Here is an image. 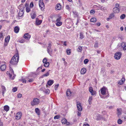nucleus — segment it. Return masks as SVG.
Masks as SVG:
<instances>
[{
  "mask_svg": "<svg viewBox=\"0 0 126 126\" xmlns=\"http://www.w3.org/2000/svg\"><path fill=\"white\" fill-rule=\"evenodd\" d=\"M89 91L92 95H95L96 92L95 91H93V88L92 87H89Z\"/></svg>",
  "mask_w": 126,
  "mask_h": 126,
  "instance_id": "1a4fd4ad",
  "label": "nucleus"
},
{
  "mask_svg": "<svg viewBox=\"0 0 126 126\" xmlns=\"http://www.w3.org/2000/svg\"><path fill=\"white\" fill-rule=\"evenodd\" d=\"M35 111L38 115H39L40 114V110L38 108H36L35 109Z\"/></svg>",
  "mask_w": 126,
  "mask_h": 126,
  "instance_id": "6ab92c4d",
  "label": "nucleus"
},
{
  "mask_svg": "<svg viewBox=\"0 0 126 126\" xmlns=\"http://www.w3.org/2000/svg\"><path fill=\"white\" fill-rule=\"evenodd\" d=\"M122 121L120 119H119L118 121V123L119 124H121L122 123Z\"/></svg>",
  "mask_w": 126,
  "mask_h": 126,
  "instance_id": "79ce46f5",
  "label": "nucleus"
},
{
  "mask_svg": "<svg viewBox=\"0 0 126 126\" xmlns=\"http://www.w3.org/2000/svg\"><path fill=\"white\" fill-rule=\"evenodd\" d=\"M48 46L47 47V49H51V44L50 43L48 44Z\"/></svg>",
  "mask_w": 126,
  "mask_h": 126,
  "instance_id": "de8ad7c7",
  "label": "nucleus"
},
{
  "mask_svg": "<svg viewBox=\"0 0 126 126\" xmlns=\"http://www.w3.org/2000/svg\"><path fill=\"white\" fill-rule=\"evenodd\" d=\"M113 11L115 13H118L119 12V9L118 7H115L113 9Z\"/></svg>",
  "mask_w": 126,
  "mask_h": 126,
  "instance_id": "f3484780",
  "label": "nucleus"
},
{
  "mask_svg": "<svg viewBox=\"0 0 126 126\" xmlns=\"http://www.w3.org/2000/svg\"><path fill=\"white\" fill-rule=\"evenodd\" d=\"M1 88L2 91V93L3 96H4V94L6 91V89L5 87L3 85L1 86Z\"/></svg>",
  "mask_w": 126,
  "mask_h": 126,
  "instance_id": "9b49d317",
  "label": "nucleus"
},
{
  "mask_svg": "<svg viewBox=\"0 0 126 126\" xmlns=\"http://www.w3.org/2000/svg\"><path fill=\"white\" fill-rule=\"evenodd\" d=\"M4 110L6 111H8L9 110V107L8 106H5L4 107Z\"/></svg>",
  "mask_w": 126,
  "mask_h": 126,
  "instance_id": "cd10ccee",
  "label": "nucleus"
},
{
  "mask_svg": "<svg viewBox=\"0 0 126 126\" xmlns=\"http://www.w3.org/2000/svg\"><path fill=\"white\" fill-rule=\"evenodd\" d=\"M61 16H59L58 18L56 20V21L57 22H60V21L61 20Z\"/></svg>",
  "mask_w": 126,
  "mask_h": 126,
  "instance_id": "ea45409f",
  "label": "nucleus"
},
{
  "mask_svg": "<svg viewBox=\"0 0 126 126\" xmlns=\"http://www.w3.org/2000/svg\"><path fill=\"white\" fill-rule=\"evenodd\" d=\"M92 99V96H90L89 97V98L88 100L89 103V104H91V101Z\"/></svg>",
  "mask_w": 126,
  "mask_h": 126,
  "instance_id": "bb28decb",
  "label": "nucleus"
},
{
  "mask_svg": "<svg viewBox=\"0 0 126 126\" xmlns=\"http://www.w3.org/2000/svg\"><path fill=\"white\" fill-rule=\"evenodd\" d=\"M89 62V60L88 59H85L84 61V63L85 64H86Z\"/></svg>",
  "mask_w": 126,
  "mask_h": 126,
  "instance_id": "37998d69",
  "label": "nucleus"
},
{
  "mask_svg": "<svg viewBox=\"0 0 126 126\" xmlns=\"http://www.w3.org/2000/svg\"><path fill=\"white\" fill-rule=\"evenodd\" d=\"M24 38L26 39H30L31 37V35H30L28 33H26L24 34Z\"/></svg>",
  "mask_w": 126,
  "mask_h": 126,
  "instance_id": "ddd939ff",
  "label": "nucleus"
},
{
  "mask_svg": "<svg viewBox=\"0 0 126 126\" xmlns=\"http://www.w3.org/2000/svg\"><path fill=\"white\" fill-rule=\"evenodd\" d=\"M62 6L60 3L57 4L55 8V10H60L61 9Z\"/></svg>",
  "mask_w": 126,
  "mask_h": 126,
  "instance_id": "9d476101",
  "label": "nucleus"
},
{
  "mask_svg": "<svg viewBox=\"0 0 126 126\" xmlns=\"http://www.w3.org/2000/svg\"><path fill=\"white\" fill-rule=\"evenodd\" d=\"M22 96V95L21 94H18L17 95V97L18 98H20Z\"/></svg>",
  "mask_w": 126,
  "mask_h": 126,
  "instance_id": "8fccbe9b",
  "label": "nucleus"
},
{
  "mask_svg": "<svg viewBox=\"0 0 126 126\" xmlns=\"http://www.w3.org/2000/svg\"><path fill=\"white\" fill-rule=\"evenodd\" d=\"M22 82L23 83H26V80L25 79H22Z\"/></svg>",
  "mask_w": 126,
  "mask_h": 126,
  "instance_id": "052dcab7",
  "label": "nucleus"
},
{
  "mask_svg": "<svg viewBox=\"0 0 126 126\" xmlns=\"http://www.w3.org/2000/svg\"><path fill=\"white\" fill-rule=\"evenodd\" d=\"M49 65V63L48 62H47L46 63H45L44 64V66L46 67H48Z\"/></svg>",
  "mask_w": 126,
  "mask_h": 126,
  "instance_id": "4c0bfd02",
  "label": "nucleus"
},
{
  "mask_svg": "<svg viewBox=\"0 0 126 126\" xmlns=\"http://www.w3.org/2000/svg\"><path fill=\"white\" fill-rule=\"evenodd\" d=\"M3 33L0 32V39L3 37Z\"/></svg>",
  "mask_w": 126,
  "mask_h": 126,
  "instance_id": "4d7b16f0",
  "label": "nucleus"
},
{
  "mask_svg": "<svg viewBox=\"0 0 126 126\" xmlns=\"http://www.w3.org/2000/svg\"><path fill=\"white\" fill-rule=\"evenodd\" d=\"M86 71V69L85 68H83L81 70L80 73L81 74L83 75L85 74Z\"/></svg>",
  "mask_w": 126,
  "mask_h": 126,
  "instance_id": "4468645a",
  "label": "nucleus"
},
{
  "mask_svg": "<svg viewBox=\"0 0 126 126\" xmlns=\"http://www.w3.org/2000/svg\"><path fill=\"white\" fill-rule=\"evenodd\" d=\"M42 22V20L37 19L36 21V23L37 25H39Z\"/></svg>",
  "mask_w": 126,
  "mask_h": 126,
  "instance_id": "5701e85b",
  "label": "nucleus"
},
{
  "mask_svg": "<svg viewBox=\"0 0 126 126\" xmlns=\"http://www.w3.org/2000/svg\"><path fill=\"white\" fill-rule=\"evenodd\" d=\"M22 115V114L21 112H18L16 114V119L17 120L20 119Z\"/></svg>",
  "mask_w": 126,
  "mask_h": 126,
  "instance_id": "6e6552de",
  "label": "nucleus"
},
{
  "mask_svg": "<svg viewBox=\"0 0 126 126\" xmlns=\"http://www.w3.org/2000/svg\"><path fill=\"white\" fill-rule=\"evenodd\" d=\"M125 80V79L124 78H122L118 82V84L120 85H121L124 82Z\"/></svg>",
  "mask_w": 126,
  "mask_h": 126,
  "instance_id": "dca6fc26",
  "label": "nucleus"
},
{
  "mask_svg": "<svg viewBox=\"0 0 126 126\" xmlns=\"http://www.w3.org/2000/svg\"><path fill=\"white\" fill-rule=\"evenodd\" d=\"M40 102L39 100L37 98H34L33 100L31 102L32 106H34L37 105L39 104Z\"/></svg>",
  "mask_w": 126,
  "mask_h": 126,
  "instance_id": "7ed1b4c3",
  "label": "nucleus"
},
{
  "mask_svg": "<svg viewBox=\"0 0 126 126\" xmlns=\"http://www.w3.org/2000/svg\"><path fill=\"white\" fill-rule=\"evenodd\" d=\"M96 24L98 26H99L101 24L100 22H98L96 23Z\"/></svg>",
  "mask_w": 126,
  "mask_h": 126,
  "instance_id": "338daca9",
  "label": "nucleus"
},
{
  "mask_svg": "<svg viewBox=\"0 0 126 126\" xmlns=\"http://www.w3.org/2000/svg\"><path fill=\"white\" fill-rule=\"evenodd\" d=\"M121 53L120 52H117L115 54L114 57L116 59L119 60L121 58Z\"/></svg>",
  "mask_w": 126,
  "mask_h": 126,
  "instance_id": "423d86ee",
  "label": "nucleus"
},
{
  "mask_svg": "<svg viewBox=\"0 0 126 126\" xmlns=\"http://www.w3.org/2000/svg\"><path fill=\"white\" fill-rule=\"evenodd\" d=\"M31 18L32 19H34L36 17V15L35 13H34L33 14L31 15Z\"/></svg>",
  "mask_w": 126,
  "mask_h": 126,
  "instance_id": "473e14b6",
  "label": "nucleus"
},
{
  "mask_svg": "<svg viewBox=\"0 0 126 126\" xmlns=\"http://www.w3.org/2000/svg\"><path fill=\"white\" fill-rule=\"evenodd\" d=\"M47 59L46 58H44L43 60V63H47Z\"/></svg>",
  "mask_w": 126,
  "mask_h": 126,
  "instance_id": "864d4df0",
  "label": "nucleus"
},
{
  "mask_svg": "<svg viewBox=\"0 0 126 126\" xmlns=\"http://www.w3.org/2000/svg\"><path fill=\"white\" fill-rule=\"evenodd\" d=\"M19 59V56L18 53H16L12 58L10 62L11 64L16 65Z\"/></svg>",
  "mask_w": 126,
  "mask_h": 126,
  "instance_id": "f257e3e1",
  "label": "nucleus"
},
{
  "mask_svg": "<svg viewBox=\"0 0 126 126\" xmlns=\"http://www.w3.org/2000/svg\"><path fill=\"white\" fill-rule=\"evenodd\" d=\"M31 10L30 7H27L26 8V11L27 13H28L30 12Z\"/></svg>",
  "mask_w": 126,
  "mask_h": 126,
  "instance_id": "58836bf2",
  "label": "nucleus"
},
{
  "mask_svg": "<svg viewBox=\"0 0 126 126\" xmlns=\"http://www.w3.org/2000/svg\"><path fill=\"white\" fill-rule=\"evenodd\" d=\"M50 70H49V71L48 72H47L46 73L43 74V77H47L48 76L49 74V71H50Z\"/></svg>",
  "mask_w": 126,
  "mask_h": 126,
  "instance_id": "c756f323",
  "label": "nucleus"
},
{
  "mask_svg": "<svg viewBox=\"0 0 126 126\" xmlns=\"http://www.w3.org/2000/svg\"><path fill=\"white\" fill-rule=\"evenodd\" d=\"M114 16V15L113 13H111L110 14L109 16V17L107 18V21H109L110 19H112V18Z\"/></svg>",
  "mask_w": 126,
  "mask_h": 126,
  "instance_id": "2eb2a0df",
  "label": "nucleus"
},
{
  "mask_svg": "<svg viewBox=\"0 0 126 126\" xmlns=\"http://www.w3.org/2000/svg\"><path fill=\"white\" fill-rule=\"evenodd\" d=\"M77 106L78 110L80 111H81L82 110V108L80 103L79 102H77Z\"/></svg>",
  "mask_w": 126,
  "mask_h": 126,
  "instance_id": "0eeeda50",
  "label": "nucleus"
},
{
  "mask_svg": "<svg viewBox=\"0 0 126 126\" xmlns=\"http://www.w3.org/2000/svg\"><path fill=\"white\" fill-rule=\"evenodd\" d=\"M10 70L9 71H7L6 72V74L8 76H9V78L11 79H13L15 77L16 75H14V76L13 77L12 75L13 74H14V71L11 68H10Z\"/></svg>",
  "mask_w": 126,
  "mask_h": 126,
  "instance_id": "f03ea898",
  "label": "nucleus"
},
{
  "mask_svg": "<svg viewBox=\"0 0 126 126\" xmlns=\"http://www.w3.org/2000/svg\"><path fill=\"white\" fill-rule=\"evenodd\" d=\"M0 68L1 71H4L6 69V66L5 64L2 65L0 66Z\"/></svg>",
  "mask_w": 126,
  "mask_h": 126,
  "instance_id": "aec40b11",
  "label": "nucleus"
},
{
  "mask_svg": "<svg viewBox=\"0 0 126 126\" xmlns=\"http://www.w3.org/2000/svg\"><path fill=\"white\" fill-rule=\"evenodd\" d=\"M83 126H89V125L88 124H84L83 125Z\"/></svg>",
  "mask_w": 126,
  "mask_h": 126,
  "instance_id": "e2e57ef3",
  "label": "nucleus"
},
{
  "mask_svg": "<svg viewBox=\"0 0 126 126\" xmlns=\"http://www.w3.org/2000/svg\"><path fill=\"white\" fill-rule=\"evenodd\" d=\"M62 24V22H57L56 23V25L57 26H61Z\"/></svg>",
  "mask_w": 126,
  "mask_h": 126,
  "instance_id": "c85d7f7f",
  "label": "nucleus"
},
{
  "mask_svg": "<svg viewBox=\"0 0 126 126\" xmlns=\"http://www.w3.org/2000/svg\"><path fill=\"white\" fill-rule=\"evenodd\" d=\"M101 93L102 95H105L106 94V92L108 91L107 88L105 86H103L101 89Z\"/></svg>",
  "mask_w": 126,
  "mask_h": 126,
  "instance_id": "39448f33",
  "label": "nucleus"
},
{
  "mask_svg": "<svg viewBox=\"0 0 126 126\" xmlns=\"http://www.w3.org/2000/svg\"><path fill=\"white\" fill-rule=\"evenodd\" d=\"M45 92L47 94H48L50 92V91L48 89H47L46 90Z\"/></svg>",
  "mask_w": 126,
  "mask_h": 126,
  "instance_id": "603ef678",
  "label": "nucleus"
},
{
  "mask_svg": "<svg viewBox=\"0 0 126 126\" xmlns=\"http://www.w3.org/2000/svg\"><path fill=\"white\" fill-rule=\"evenodd\" d=\"M79 36H80V37H79L80 38L82 39L84 38V35H83L82 33L81 32L80 33Z\"/></svg>",
  "mask_w": 126,
  "mask_h": 126,
  "instance_id": "f704fd0d",
  "label": "nucleus"
},
{
  "mask_svg": "<svg viewBox=\"0 0 126 126\" xmlns=\"http://www.w3.org/2000/svg\"><path fill=\"white\" fill-rule=\"evenodd\" d=\"M96 20L95 18H92L90 19V21L92 22H96Z\"/></svg>",
  "mask_w": 126,
  "mask_h": 126,
  "instance_id": "2f4dec72",
  "label": "nucleus"
},
{
  "mask_svg": "<svg viewBox=\"0 0 126 126\" xmlns=\"http://www.w3.org/2000/svg\"><path fill=\"white\" fill-rule=\"evenodd\" d=\"M58 86H59V84H57V85H55V86H54L55 89V90H56L57 89Z\"/></svg>",
  "mask_w": 126,
  "mask_h": 126,
  "instance_id": "6e6d98bb",
  "label": "nucleus"
},
{
  "mask_svg": "<svg viewBox=\"0 0 126 126\" xmlns=\"http://www.w3.org/2000/svg\"><path fill=\"white\" fill-rule=\"evenodd\" d=\"M71 92L69 90H67L66 92V95L67 96H70L71 95Z\"/></svg>",
  "mask_w": 126,
  "mask_h": 126,
  "instance_id": "4be33fe9",
  "label": "nucleus"
},
{
  "mask_svg": "<svg viewBox=\"0 0 126 126\" xmlns=\"http://www.w3.org/2000/svg\"><path fill=\"white\" fill-rule=\"evenodd\" d=\"M113 106H110L109 107V108L110 109H113Z\"/></svg>",
  "mask_w": 126,
  "mask_h": 126,
  "instance_id": "680f3d73",
  "label": "nucleus"
},
{
  "mask_svg": "<svg viewBox=\"0 0 126 126\" xmlns=\"http://www.w3.org/2000/svg\"><path fill=\"white\" fill-rule=\"evenodd\" d=\"M17 90V89L16 87H14L12 91L14 92H16Z\"/></svg>",
  "mask_w": 126,
  "mask_h": 126,
  "instance_id": "3c124183",
  "label": "nucleus"
},
{
  "mask_svg": "<svg viewBox=\"0 0 126 126\" xmlns=\"http://www.w3.org/2000/svg\"><path fill=\"white\" fill-rule=\"evenodd\" d=\"M61 122L63 124H66L67 125H68L70 124L69 122H67V120L65 118H63Z\"/></svg>",
  "mask_w": 126,
  "mask_h": 126,
  "instance_id": "f8f14e48",
  "label": "nucleus"
},
{
  "mask_svg": "<svg viewBox=\"0 0 126 126\" xmlns=\"http://www.w3.org/2000/svg\"><path fill=\"white\" fill-rule=\"evenodd\" d=\"M100 9L101 10L105 11L106 10V7L102 6H100Z\"/></svg>",
  "mask_w": 126,
  "mask_h": 126,
  "instance_id": "a878e982",
  "label": "nucleus"
},
{
  "mask_svg": "<svg viewBox=\"0 0 126 126\" xmlns=\"http://www.w3.org/2000/svg\"><path fill=\"white\" fill-rule=\"evenodd\" d=\"M60 116L59 115H56L54 117V119H58L60 118Z\"/></svg>",
  "mask_w": 126,
  "mask_h": 126,
  "instance_id": "a18cd8bd",
  "label": "nucleus"
},
{
  "mask_svg": "<svg viewBox=\"0 0 126 126\" xmlns=\"http://www.w3.org/2000/svg\"><path fill=\"white\" fill-rule=\"evenodd\" d=\"M77 114L78 116H80V115L81 114V112H78Z\"/></svg>",
  "mask_w": 126,
  "mask_h": 126,
  "instance_id": "0e129e2a",
  "label": "nucleus"
},
{
  "mask_svg": "<svg viewBox=\"0 0 126 126\" xmlns=\"http://www.w3.org/2000/svg\"><path fill=\"white\" fill-rule=\"evenodd\" d=\"M33 81V79H29L28 81L30 82H32Z\"/></svg>",
  "mask_w": 126,
  "mask_h": 126,
  "instance_id": "bf43d9fd",
  "label": "nucleus"
},
{
  "mask_svg": "<svg viewBox=\"0 0 126 126\" xmlns=\"http://www.w3.org/2000/svg\"><path fill=\"white\" fill-rule=\"evenodd\" d=\"M124 28L123 26L121 27L120 28V30L121 31H123V30Z\"/></svg>",
  "mask_w": 126,
  "mask_h": 126,
  "instance_id": "69168bd1",
  "label": "nucleus"
},
{
  "mask_svg": "<svg viewBox=\"0 0 126 126\" xmlns=\"http://www.w3.org/2000/svg\"><path fill=\"white\" fill-rule=\"evenodd\" d=\"M19 30V28L17 26L14 29V31L16 33L18 32Z\"/></svg>",
  "mask_w": 126,
  "mask_h": 126,
  "instance_id": "412c9836",
  "label": "nucleus"
},
{
  "mask_svg": "<svg viewBox=\"0 0 126 126\" xmlns=\"http://www.w3.org/2000/svg\"><path fill=\"white\" fill-rule=\"evenodd\" d=\"M82 49V47L79 46L77 49V50L78 51L80 52Z\"/></svg>",
  "mask_w": 126,
  "mask_h": 126,
  "instance_id": "7c9ffc66",
  "label": "nucleus"
},
{
  "mask_svg": "<svg viewBox=\"0 0 126 126\" xmlns=\"http://www.w3.org/2000/svg\"><path fill=\"white\" fill-rule=\"evenodd\" d=\"M67 54L68 55H70L71 54L70 49H67L66 50Z\"/></svg>",
  "mask_w": 126,
  "mask_h": 126,
  "instance_id": "e433bc0d",
  "label": "nucleus"
},
{
  "mask_svg": "<svg viewBox=\"0 0 126 126\" xmlns=\"http://www.w3.org/2000/svg\"><path fill=\"white\" fill-rule=\"evenodd\" d=\"M48 52L50 54L52 51V50L51 49H47Z\"/></svg>",
  "mask_w": 126,
  "mask_h": 126,
  "instance_id": "49530a36",
  "label": "nucleus"
},
{
  "mask_svg": "<svg viewBox=\"0 0 126 126\" xmlns=\"http://www.w3.org/2000/svg\"><path fill=\"white\" fill-rule=\"evenodd\" d=\"M39 6L42 10H43L45 9V5L42 0H40L39 1Z\"/></svg>",
  "mask_w": 126,
  "mask_h": 126,
  "instance_id": "20e7f679",
  "label": "nucleus"
},
{
  "mask_svg": "<svg viewBox=\"0 0 126 126\" xmlns=\"http://www.w3.org/2000/svg\"><path fill=\"white\" fill-rule=\"evenodd\" d=\"M98 43L97 42H96L94 44V47H97L98 46Z\"/></svg>",
  "mask_w": 126,
  "mask_h": 126,
  "instance_id": "5fc2aeb1",
  "label": "nucleus"
},
{
  "mask_svg": "<svg viewBox=\"0 0 126 126\" xmlns=\"http://www.w3.org/2000/svg\"><path fill=\"white\" fill-rule=\"evenodd\" d=\"M117 115L118 116L121 115V114L122 110L121 108H117Z\"/></svg>",
  "mask_w": 126,
  "mask_h": 126,
  "instance_id": "a211bd4d",
  "label": "nucleus"
},
{
  "mask_svg": "<svg viewBox=\"0 0 126 126\" xmlns=\"http://www.w3.org/2000/svg\"><path fill=\"white\" fill-rule=\"evenodd\" d=\"M100 5H99V6H98L96 5H94V8H96L97 10H99L100 8Z\"/></svg>",
  "mask_w": 126,
  "mask_h": 126,
  "instance_id": "c9c22d12",
  "label": "nucleus"
},
{
  "mask_svg": "<svg viewBox=\"0 0 126 126\" xmlns=\"http://www.w3.org/2000/svg\"><path fill=\"white\" fill-rule=\"evenodd\" d=\"M24 14L23 13V12H22L21 11H19V13H18V16L19 17H21L22 16L23 14Z\"/></svg>",
  "mask_w": 126,
  "mask_h": 126,
  "instance_id": "72a5a7b5",
  "label": "nucleus"
},
{
  "mask_svg": "<svg viewBox=\"0 0 126 126\" xmlns=\"http://www.w3.org/2000/svg\"><path fill=\"white\" fill-rule=\"evenodd\" d=\"M33 6V2H31L30 5V7H32Z\"/></svg>",
  "mask_w": 126,
  "mask_h": 126,
  "instance_id": "13d9d810",
  "label": "nucleus"
},
{
  "mask_svg": "<svg viewBox=\"0 0 126 126\" xmlns=\"http://www.w3.org/2000/svg\"><path fill=\"white\" fill-rule=\"evenodd\" d=\"M10 36H8L6 37L5 39V42L6 43H8L10 40Z\"/></svg>",
  "mask_w": 126,
  "mask_h": 126,
  "instance_id": "b1692460",
  "label": "nucleus"
},
{
  "mask_svg": "<svg viewBox=\"0 0 126 126\" xmlns=\"http://www.w3.org/2000/svg\"><path fill=\"white\" fill-rule=\"evenodd\" d=\"M53 80H49L47 82V84L48 85L50 86L53 84Z\"/></svg>",
  "mask_w": 126,
  "mask_h": 126,
  "instance_id": "393cba45",
  "label": "nucleus"
},
{
  "mask_svg": "<svg viewBox=\"0 0 126 126\" xmlns=\"http://www.w3.org/2000/svg\"><path fill=\"white\" fill-rule=\"evenodd\" d=\"M19 42L21 43H23L25 42V40L24 39H22L19 40Z\"/></svg>",
  "mask_w": 126,
  "mask_h": 126,
  "instance_id": "c03bdc74",
  "label": "nucleus"
},
{
  "mask_svg": "<svg viewBox=\"0 0 126 126\" xmlns=\"http://www.w3.org/2000/svg\"><path fill=\"white\" fill-rule=\"evenodd\" d=\"M95 13V11L94 10H92L90 11V13L91 14H93Z\"/></svg>",
  "mask_w": 126,
  "mask_h": 126,
  "instance_id": "09e8293b",
  "label": "nucleus"
},
{
  "mask_svg": "<svg viewBox=\"0 0 126 126\" xmlns=\"http://www.w3.org/2000/svg\"><path fill=\"white\" fill-rule=\"evenodd\" d=\"M124 50H126V45L123 48Z\"/></svg>",
  "mask_w": 126,
  "mask_h": 126,
  "instance_id": "774afa93",
  "label": "nucleus"
},
{
  "mask_svg": "<svg viewBox=\"0 0 126 126\" xmlns=\"http://www.w3.org/2000/svg\"><path fill=\"white\" fill-rule=\"evenodd\" d=\"M125 17V15L124 14H123L120 16V18L121 19H124Z\"/></svg>",
  "mask_w": 126,
  "mask_h": 126,
  "instance_id": "a19ab883",
  "label": "nucleus"
}]
</instances>
